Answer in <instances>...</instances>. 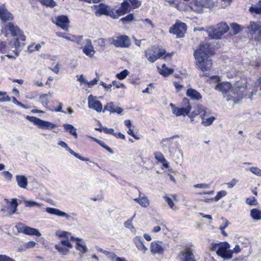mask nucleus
<instances>
[{
  "label": "nucleus",
  "mask_w": 261,
  "mask_h": 261,
  "mask_svg": "<svg viewBox=\"0 0 261 261\" xmlns=\"http://www.w3.org/2000/svg\"><path fill=\"white\" fill-rule=\"evenodd\" d=\"M215 89L222 92L227 97V101H233L237 103L247 96V81L245 79L237 82L233 87L228 82L218 84Z\"/></svg>",
  "instance_id": "1"
},
{
  "label": "nucleus",
  "mask_w": 261,
  "mask_h": 261,
  "mask_svg": "<svg viewBox=\"0 0 261 261\" xmlns=\"http://www.w3.org/2000/svg\"><path fill=\"white\" fill-rule=\"evenodd\" d=\"M209 50L210 45L205 43L201 44L194 53L196 66L203 71L210 70L212 66V60L207 55Z\"/></svg>",
  "instance_id": "2"
},
{
  "label": "nucleus",
  "mask_w": 261,
  "mask_h": 261,
  "mask_svg": "<svg viewBox=\"0 0 261 261\" xmlns=\"http://www.w3.org/2000/svg\"><path fill=\"white\" fill-rule=\"evenodd\" d=\"M9 30L10 31L12 35L15 38L13 39V41H11L10 46L12 48H14L13 50L16 56H18V53L20 51V48H21L24 44L23 43H19L18 40H20L24 41L25 40V36L23 34V32L17 26H14L12 23H9L8 25Z\"/></svg>",
  "instance_id": "3"
},
{
  "label": "nucleus",
  "mask_w": 261,
  "mask_h": 261,
  "mask_svg": "<svg viewBox=\"0 0 261 261\" xmlns=\"http://www.w3.org/2000/svg\"><path fill=\"white\" fill-rule=\"evenodd\" d=\"M230 247V245L226 242L212 243L210 250L216 251V254L224 260H227L232 258L229 249Z\"/></svg>",
  "instance_id": "4"
},
{
  "label": "nucleus",
  "mask_w": 261,
  "mask_h": 261,
  "mask_svg": "<svg viewBox=\"0 0 261 261\" xmlns=\"http://www.w3.org/2000/svg\"><path fill=\"white\" fill-rule=\"evenodd\" d=\"M229 27L226 23L221 22L217 25V27L210 26L207 28L206 32L210 38L213 39H220L221 36L227 33Z\"/></svg>",
  "instance_id": "5"
},
{
  "label": "nucleus",
  "mask_w": 261,
  "mask_h": 261,
  "mask_svg": "<svg viewBox=\"0 0 261 261\" xmlns=\"http://www.w3.org/2000/svg\"><path fill=\"white\" fill-rule=\"evenodd\" d=\"M76 42L80 46L83 52L87 56L92 57L95 53L92 41L89 39H84L82 36L76 38Z\"/></svg>",
  "instance_id": "6"
},
{
  "label": "nucleus",
  "mask_w": 261,
  "mask_h": 261,
  "mask_svg": "<svg viewBox=\"0 0 261 261\" xmlns=\"http://www.w3.org/2000/svg\"><path fill=\"white\" fill-rule=\"evenodd\" d=\"M170 106L172 109L173 114L176 116L188 115L192 108L190 101L187 98H184L182 99L181 108L176 107L172 103H170Z\"/></svg>",
  "instance_id": "7"
},
{
  "label": "nucleus",
  "mask_w": 261,
  "mask_h": 261,
  "mask_svg": "<svg viewBox=\"0 0 261 261\" xmlns=\"http://www.w3.org/2000/svg\"><path fill=\"white\" fill-rule=\"evenodd\" d=\"M145 56L147 60L151 62H154L157 59L161 58H165L166 56V50L163 48L152 47L151 48L147 49L145 51Z\"/></svg>",
  "instance_id": "8"
},
{
  "label": "nucleus",
  "mask_w": 261,
  "mask_h": 261,
  "mask_svg": "<svg viewBox=\"0 0 261 261\" xmlns=\"http://www.w3.org/2000/svg\"><path fill=\"white\" fill-rule=\"evenodd\" d=\"M108 41L116 47L127 48L130 45V39L125 35L110 38Z\"/></svg>",
  "instance_id": "9"
},
{
  "label": "nucleus",
  "mask_w": 261,
  "mask_h": 261,
  "mask_svg": "<svg viewBox=\"0 0 261 261\" xmlns=\"http://www.w3.org/2000/svg\"><path fill=\"white\" fill-rule=\"evenodd\" d=\"M26 118L41 129H51L57 127V125L53 123L41 120L35 116H27Z\"/></svg>",
  "instance_id": "10"
},
{
  "label": "nucleus",
  "mask_w": 261,
  "mask_h": 261,
  "mask_svg": "<svg viewBox=\"0 0 261 261\" xmlns=\"http://www.w3.org/2000/svg\"><path fill=\"white\" fill-rule=\"evenodd\" d=\"M213 6L212 0H194L193 3H190V7L193 11L199 12L202 10L203 8H211Z\"/></svg>",
  "instance_id": "11"
},
{
  "label": "nucleus",
  "mask_w": 261,
  "mask_h": 261,
  "mask_svg": "<svg viewBox=\"0 0 261 261\" xmlns=\"http://www.w3.org/2000/svg\"><path fill=\"white\" fill-rule=\"evenodd\" d=\"M187 30L186 24L180 21H176L173 27L170 29L169 32L174 35H176L177 38L184 37Z\"/></svg>",
  "instance_id": "12"
},
{
  "label": "nucleus",
  "mask_w": 261,
  "mask_h": 261,
  "mask_svg": "<svg viewBox=\"0 0 261 261\" xmlns=\"http://www.w3.org/2000/svg\"><path fill=\"white\" fill-rule=\"evenodd\" d=\"M88 107L90 109L96 111L97 112H101L102 110V105L98 101L96 96L90 95L88 97Z\"/></svg>",
  "instance_id": "13"
},
{
  "label": "nucleus",
  "mask_w": 261,
  "mask_h": 261,
  "mask_svg": "<svg viewBox=\"0 0 261 261\" xmlns=\"http://www.w3.org/2000/svg\"><path fill=\"white\" fill-rule=\"evenodd\" d=\"M194 109L191 115H189L190 117L193 118L197 115H199L201 118H203L210 114V110L201 105H197Z\"/></svg>",
  "instance_id": "14"
},
{
  "label": "nucleus",
  "mask_w": 261,
  "mask_h": 261,
  "mask_svg": "<svg viewBox=\"0 0 261 261\" xmlns=\"http://www.w3.org/2000/svg\"><path fill=\"white\" fill-rule=\"evenodd\" d=\"M178 137L179 136L178 135H175L171 137L164 138L162 140V143H164L163 145L167 146L171 153L175 151L177 146V142H174L173 139Z\"/></svg>",
  "instance_id": "15"
},
{
  "label": "nucleus",
  "mask_w": 261,
  "mask_h": 261,
  "mask_svg": "<svg viewBox=\"0 0 261 261\" xmlns=\"http://www.w3.org/2000/svg\"><path fill=\"white\" fill-rule=\"evenodd\" d=\"M150 251L153 254H162L164 251L163 243L161 241H153L151 243Z\"/></svg>",
  "instance_id": "16"
},
{
  "label": "nucleus",
  "mask_w": 261,
  "mask_h": 261,
  "mask_svg": "<svg viewBox=\"0 0 261 261\" xmlns=\"http://www.w3.org/2000/svg\"><path fill=\"white\" fill-rule=\"evenodd\" d=\"M239 243H241V245L238 244L236 245L232 250H230L232 256L233 253L238 254L240 253L241 250H243L244 248H246L248 246L250 247L249 241L247 239L241 238L240 239Z\"/></svg>",
  "instance_id": "17"
},
{
  "label": "nucleus",
  "mask_w": 261,
  "mask_h": 261,
  "mask_svg": "<svg viewBox=\"0 0 261 261\" xmlns=\"http://www.w3.org/2000/svg\"><path fill=\"white\" fill-rule=\"evenodd\" d=\"M178 258L180 261H195L193 253L188 250L181 251L178 254Z\"/></svg>",
  "instance_id": "18"
},
{
  "label": "nucleus",
  "mask_w": 261,
  "mask_h": 261,
  "mask_svg": "<svg viewBox=\"0 0 261 261\" xmlns=\"http://www.w3.org/2000/svg\"><path fill=\"white\" fill-rule=\"evenodd\" d=\"M46 211L48 214L56 215L60 217H64L65 218V219L67 220H69L70 218V216L69 214L65 212H62L58 208L47 207L46 208Z\"/></svg>",
  "instance_id": "19"
},
{
  "label": "nucleus",
  "mask_w": 261,
  "mask_h": 261,
  "mask_svg": "<svg viewBox=\"0 0 261 261\" xmlns=\"http://www.w3.org/2000/svg\"><path fill=\"white\" fill-rule=\"evenodd\" d=\"M56 24L64 30H67L69 24V20L66 16H58L56 19Z\"/></svg>",
  "instance_id": "20"
},
{
  "label": "nucleus",
  "mask_w": 261,
  "mask_h": 261,
  "mask_svg": "<svg viewBox=\"0 0 261 261\" xmlns=\"http://www.w3.org/2000/svg\"><path fill=\"white\" fill-rule=\"evenodd\" d=\"M0 18L4 21L11 20L13 18L12 14L8 11L4 5H0Z\"/></svg>",
  "instance_id": "21"
},
{
  "label": "nucleus",
  "mask_w": 261,
  "mask_h": 261,
  "mask_svg": "<svg viewBox=\"0 0 261 261\" xmlns=\"http://www.w3.org/2000/svg\"><path fill=\"white\" fill-rule=\"evenodd\" d=\"M58 144L59 145L62 147L65 148L66 150L69 151L71 154L73 155L75 158L84 161H89V159L82 157L81 155H80L78 153L75 152L73 150H72L71 148H70V147L68 146L67 144L65 142L62 141H59L58 143Z\"/></svg>",
  "instance_id": "22"
},
{
  "label": "nucleus",
  "mask_w": 261,
  "mask_h": 261,
  "mask_svg": "<svg viewBox=\"0 0 261 261\" xmlns=\"http://www.w3.org/2000/svg\"><path fill=\"white\" fill-rule=\"evenodd\" d=\"M132 10L130 4L128 0H124L121 4V7L118 9V12L120 13L121 15H123Z\"/></svg>",
  "instance_id": "23"
},
{
  "label": "nucleus",
  "mask_w": 261,
  "mask_h": 261,
  "mask_svg": "<svg viewBox=\"0 0 261 261\" xmlns=\"http://www.w3.org/2000/svg\"><path fill=\"white\" fill-rule=\"evenodd\" d=\"M134 242L138 249L143 253H145L148 250V248L144 245L143 239L141 237H135L134 239Z\"/></svg>",
  "instance_id": "24"
},
{
  "label": "nucleus",
  "mask_w": 261,
  "mask_h": 261,
  "mask_svg": "<svg viewBox=\"0 0 261 261\" xmlns=\"http://www.w3.org/2000/svg\"><path fill=\"white\" fill-rule=\"evenodd\" d=\"M75 240L77 242L76 248L80 252V258L82 259L83 258L82 254L86 253L88 251V249L85 243L80 242L82 241L81 239L77 238L75 239Z\"/></svg>",
  "instance_id": "25"
},
{
  "label": "nucleus",
  "mask_w": 261,
  "mask_h": 261,
  "mask_svg": "<svg viewBox=\"0 0 261 261\" xmlns=\"http://www.w3.org/2000/svg\"><path fill=\"white\" fill-rule=\"evenodd\" d=\"M21 231L26 234L35 235L37 237L41 236L40 232L36 228H32L29 226H24L21 228Z\"/></svg>",
  "instance_id": "26"
},
{
  "label": "nucleus",
  "mask_w": 261,
  "mask_h": 261,
  "mask_svg": "<svg viewBox=\"0 0 261 261\" xmlns=\"http://www.w3.org/2000/svg\"><path fill=\"white\" fill-rule=\"evenodd\" d=\"M187 95L193 100H199L202 98L200 93L197 90L190 88L187 90Z\"/></svg>",
  "instance_id": "27"
},
{
  "label": "nucleus",
  "mask_w": 261,
  "mask_h": 261,
  "mask_svg": "<svg viewBox=\"0 0 261 261\" xmlns=\"http://www.w3.org/2000/svg\"><path fill=\"white\" fill-rule=\"evenodd\" d=\"M139 22L140 23L139 24V25L142 29H148L149 28L153 29L154 28V25L152 23V21L148 18L140 20Z\"/></svg>",
  "instance_id": "28"
},
{
  "label": "nucleus",
  "mask_w": 261,
  "mask_h": 261,
  "mask_svg": "<svg viewBox=\"0 0 261 261\" xmlns=\"http://www.w3.org/2000/svg\"><path fill=\"white\" fill-rule=\"evenodd\" d=\"M250 33L251 35H256L259 30L261 29V22L251 21L250 23Z\"/></svg>",
  "instance_id": "29"
},
{
  "label": "nucleus",
  "mask_w": 261,
  "mask_h": 261,
  "mask_svg": "<svg viewBox=\"0 0 261 261\" xmlns=\"http://www.w3.org/2000/svg\"><path fill=\"white\" fill-rule=\"evenodd\" d=\"M52 97V94L50 93L42 94L39 98V101L44 107H47L50 98Z\"/></svg>",
  "instance_id": "30"
},
{
  "label": "nucleus",
  "mask_w": 261,
  "mask_h": 261,
  "mask_svg": "<svg viewBox=\"0 0 261 261\" xmlns=\"http://www.w3.org/2000/svg\"><path fill=\"white\" fill-rule=\"evenodd\" d=\"M16 180L19 187L21 188H25L27 187L28 180L24 175H16Z\"/></svg>",
  "instance_id": "31"
},
{
  "label": "nucleus",
  "mask_w": 261,
  "mask_h": 261,
  "mask_svg": "<svg viewBox=\"0 0 261 261\" xmlns=\"http://www.w3.org/2000/svg\"><path fill=\"white\" fill-rule=\"evenodd\" d=\"M134 200L137 202L141 206L147 207L149 205V200L146 196L141 197L140 193L138 198L134 199Z\"/></svg>",
  "instance_id": "32"
},
{
  "label": "nucleus",
  "mask_w": 261,
  "mask_h": 261,
  "mask_svg": "<svg viewBox=\"0 0 261 261\" xmlns=\"http://www.w3.org/2000/svg\"><path fill=\"white\" fill-rule=\"evenodd\" d=\"M63 126L64 129L68 132L70 135H72L74 138H77V134L76 133V129L71 124H64Z\"/></svg>",
  "instance_id": "33"
},
{
  "label": "nucleus",
  "mask_w": 261,
  "mask_h": 261,
  "mask_svg": "<svg viewBox=\"0 0 261 261\" xmlns=\"http://www.w3.org/2000/svg\"><path fill=\"white\" fill-rule=\"evenodd\" d=\"M250 216L252 219L255 221L261 220V210L257 208H253L251 210Z\"/></svg>",
  "instance_id": "34"
},
{
  "label": "nucleus",
  "mask_w": 261,
  "mask_h": 261,
  "mask_svg": "<svg viewBox=\"0 0 261 261\" xmlns=\"http://www.w3.org/2000/svg\"><path fill=\"white\" fill-rule=\"evenodd\" d=\"M8 203H9L8 209L11 211L10 214H14L18 206V203L16 199H12L10 202L7 200Z\"/></svg>",
  "instance_id": "35"
},
{
  "label": "nucleus",
  "mask_w": 261,
  "mask_h": 261,
  "mask_svg": "<svg viewBox=\"0 0 261 261\" xmlns=\"http://www.w3.org/2000/svg\"><path fill=\"white\" fill-rule=\"evenodd\" d=\"M249 11L252 14H261V1H259L255 5L252 6Z\"/></svg>",
  "instance_id": "36"
},
{
  "label": "nucleus",
  "mask_w": 261,
  "mask_h": 261,
  "mask_svg": "<svg viewBox=\"0 0 261 261\" xmlns=\"http://www.w3.org/2000/svg\"><path fill=\"white\" fill-rule=\"evenodd\" d=\"M115 109L116 107L115 106L114 103L113 102H110L105 106L103 112H105L106 111H108L110 112V113H114Z\"/></svg>",
  "instance_id": "37"
},
{
  "label": "nucleus",
  "mask_w": 261,
  "mask_h": 261,
  "mask_svg": "<svg viewBox=\"0 0 261 261\" xmlns=\"http://www.w3.org/2000/svg\"><path fill=\"white\" fill-rule=\"evenodd\" d=\"M24 203L25 204V206L27 207H40L42 206V204L40 203H38L36 201L32 200H24Z\"/></svg>",
  "instance_id": "38"
},
{
  "label": "nucleus",
  "mask_w": 261,
  "mask_h": 261,
  "mask_svg": "<svg viewBox=\"0 0 261 261\" xmlns=\"http://www.w3.org/2000/svg\"><path fill=\"white\" fill-rule=\"evenodd\" d=\"M55 248L62 254L65 255L68 252L69 248H66L61 245V244H56Z\"/></svg>",
  "instance_id": "39"
},
{
  "label": "nucleus",
  "mask_w": 261,
  "mask_h": 261,
  "mask_svg": "<svg viewBox=\"0 0 261 261\" xmlns=\"http://www.w3.org/2000/svg\"><path fill=\"white\" fill-rule=\"evenodd\" d=\"M158 70L159 73L164 76H167L169 74H172L173 72V69L168 68V67L164 69H160V68L158 67Z\"/></svg>",
  "instance_id": "40"
},
{
  "label": "nucleus",
  "mask_w": 261,
  "mask_h": 261,
  "mask_svg": "<svg viewBox=\"0 0 261 261\" xmlns=\"http://www.w3.org/2000/svg\"><path fill=\"white\" fill-rule=\"evenodd\" d=\"M202 121L201 122V124H202L204 126H207L211 125L214 121L215 120V118L214 117H211L205 119L204 117L203 118H201Z\"/></svg>",
  "instance_id": "41"
},
{
  "label": "nucleus",
  "mask_w": 261,
  "mask_h": 261,
  "mask_svg": "<svg viewBox=\"0 0 261 261\" xmlns=\"http://www.w3.org/2000/svg\"><path fill=\"white\" fill-rule=\"evenodd\" d=\"M106 15L110 16L113 19L118 18L119 16H121L120 14V13L118 12V10L115 11V12L111 10L110 8L108 10V11L106 14Z\"/></svg>",
  "instance_id": "42"
},
{
  "label": "nucleus",
  "mask_w": 261,
  "mask_h": 261,
  "mask_svg": "<svg viewBox=\"0 0 261 261\" xmlns=\"http://www.w3.org/2000/svg\"><path fill=\"white\" fill-rule=\"evenodd\" d=\"M155 159L158 160L159 162L161 163L167 162L166 159H165L163 153L160 152L156 151L154 153Z\"/></svg>",
  "instance_id": "43"
},
{
  "label": "nucleus",
  "mask_w": 261,
  "mask_h": 261,
  "mask_svg": "<svg viewBox=\"0 0 261 261\" xmlns=\"http://www.w3.org/2000/svg\"><path fill=\"white\" fill-rule=\"evenodd\" d=\"M130 4L132 10L139 8L141 3L138 0H128Z\"/></svg>",
  "instance_id": "44"
},
{
  "label": "nucleus",
  "mask_w": 261,
  "mask_h": 261,
  "mask_svg": "<svg viewBox=\"0 0 261 261\" xmlns=\"http://www.w3.org/2000/svg\"><path fill=\"white\" fill-rule=\"evenodd\" d=\"M41 47L40 44H37L36 45L32 44L28 46V50L29 53H32L35 51L39 50Z\"/></svg>",
  "instance_id": "45"
},
{
  "label": "nucleus",
  "mask_w": 261,
  "mask_h": 261,
  "mask_svg": "<svg viewBox=\"0 0 261 261\" xmlns=\"http://www.w3.org/2000/svg\"><path fill=\"white\" fill-rule=\"evenodd\" d=\"M128 73H129V71L126 69H124L121 72L117 73L116 74V77L119 80H122L124 79L127 76Z\"/></svg>",
  "instance_id": "46"
},
{
  "label": "nucleus",
  "mask_w": 261,
  "mask_h": 261,
  "mask_svg": "<svg viewBox=\"0 0 261 261\" xmlns=\"http://www.w3.org/2000/svg\"><path fill=\"white\" fill-rule=\"evenodd\" d=\"M40 3L43 5H46L47 6L53 8L56 6L55 3L53 0H39Z\"/></svg>",
  "instance_id": "47"
},
{
  "label": "nucleus",
  "mask_w": 261,
  "mask_h": 261,
  "mask_svg": "<svg viewBox=\"0 0 261 261\" xmlns=\"http://www.w3.org/2000/svg\"><path fill=\"white\" fill-rule=\"evenodd\" d=\"M109 259L111 261H127L124 257H118L114 252H113Z\"/></svg>",
  "instance_id": "48"
},
{
  "label": "nucleus",
  "mask_w": 261,
  "mask_h": 261,
  "mask_svg": "<svg viewBox=\"0 0 261 261\" xmlns=\"http://www.w3.org/2000/svg\"><path fill=\"white\" fill-rule=\"evenodd\" d=\"M134 19V15L132 14H129L127 15L126 16L121 18L120 19V21L122 23H126L128 22H130Z\"/></svg>",
  "instance_id": "49"
},
{
  "label": "nucleus",
  "mask_w": 261,
  "mask_h": 261,
  "mask_svg": "<svg viewBox=\"0 0 261 261\" xmlns=\"http://www.w3.org/2000/svg\"><path fill=\"white\" fill-rule=\"evenodd\" d=\"M231 28L234 35L238 34L241 31L240 26L237 23H232Z\"/></svg>",
  "instance_id": "50"
},
{
  "label": "nucleus",
  "mask_w": 261,
  "mask_h": 261,
  "mask_svg": "<svg viewBox=\"0 0 261 261\" xmlns=\"http://www.w3.org/2000/svg\"><path fill=\"white\" fill-rule=\"evenodd\" d=\"M227 194V192L225 191H221L217 193V195L214 197V200L215 201H218L221 198L225 196Z\"/></svg>",
  "instance_id": "51"
},
{
  "label": "nucleus",
  "mask_w": 261,
  "mask_h": 261,
  "mask_svg": "<svg viewBox=\"0 0 261 261\" xmlns=\"http://www.w3.org/2000/svg\"><path fill=\"white\" fill-rule=\"evenodd\" d=\"M109 8H110L107 6H101L99 8L97 12L100 15L103 14L106 15Z\"/></svg>",
  "instance_id": "52"
},
{
  "label": "nucleus",
  "mask_w": 261,
  "mask_h": 261,
  "mask_svg": "<svg viewBox=\"0 0 261 261\" xmlns=\"http://www.w3.org/2000/svg\"><path fill=\"white\" fill-rule=\"evenodd\" d=\"M56 35L58 36H59V37H62V38H64L68 40H70V41H74V42H76V38H77V37H75V36L67 37V36H64L60 32H57L56 33Z\"/></svg>",
  "instance_id": "53"
},
{
  "label": "nucleus",
  "mask_w": 261,
  "mask_h": 261,
  "mask_svg": "<svg viewBox=\"0 0 261 261\" xmlns=\"http://www.w3.org/2000/svg\"><path fill=\"white\" fill-rule=\"evenodd\" d=\"M249 169L254 174L258 176H261V170L257 167H250Z\"/></svg>",
  "instance_id": "54"
},
{
  "label": "nucleus",
  "mask_w": 261,
  "mask_h": 261,
  "mask_svg": "<svg viewBox=\"0 0 261 261\" xmlns=\"http://www.w3.org/2000/svg\"><path fill=\"white\" fill-rule=\"evenodd\" d=\"M95 141L98 143L101 146L106 149L110 153H113L112 149L108 146L104 142L98 139H95Z\"/></svg>",
  "instance_id": "55"
},
{
  "label": "nucleus",
  "mask_w": 261,
  "mask_h": 261,
  "mask_svg": "<svg viewBox=\"0 0 261 261\" xmlns=\"http://www.w3.org/2000/svg\"><path fill=\"white\" fill-rule=\"evenodd\" d=\"M238 182V180L236 178H233L230 182L225 183L224 185L227 186L229 189L232 188Z\"/></svg>",
  "instance_id": "56"
},
{
  "label": "nucleus",
  "mask_w": 261,
  "mask_h": 261,
  "mask_svg": "<svg viewBox=\"0 0 261 261\" xmlns=\"http://www.w3.org/2000/svg\"><path fill=\"white\" fill-rule=\"evenodd\" d=\"M96 249H97V250L98 251L102 252V253L105 254L107 256V257L108 258H110V257L111 256V255L113 253L112 252H110V251H107V250H105L102 249V248H101L100 247H97Z\"/></svg>",
  "instance_id": "57"
},
{
  "label": "nucleus",
  "mask_w": 261,
  "mask_h": 261,
  "mask_svg": "<svg viewBox=\"0 0 261 261\" xmlns=\"http://www.w3.org/2000/svg\"><path fill=\"white\" fill-rule=\"evenodd\" d=\"M246 203L250 205H255L257 204L256 200L254 197L247 198Z\"/></svg>",
  "instance_id": "58"
},
{
  "label": "nucleus",
  "mask_w": 261,
  "mask_h": 261,
  "mask_svg": "<svg viewBox=\"0 0 261 261\" xmlns=\"http://www.w3.org/2000/svg\"><path fill=\"white\" fill-rule=\"evenodd\" d=\"M58 244H61L62 246L66 248L67 247L69 249L72 247V245L67 240H62Z\"/></svg>",
  "instance_id": "59"
},
{
  "label": "nucleus",
  "mask_w": 261,
  "mask_h": 261,
  "mask_svg": "<svg viewBox=\"0 0 261 261\" xmlns=\"http://www.w3.org/2000/svg\"><path fill=\"white\" fill-rule=\"evenodd\" d=\"M194 188H200V189H208L210 187V185L207 184L203 183V184H198L196 185H194L193 186Z\"/></svg>",
  "instance_id": "60"
},
{
  "label": "nucleus",
  "mask_w": 261,
  "mask_h": 261,
  "mask_svg": "<svg viewBox=\"0 0 261 261\" xmlns=\"http://www.w3.org/2000/svg\"><path fill=\"white\" fill-rule=\"evenodd\" d=\"M237 71L232 68L226 73L227 76L228 78H233L237 75Z\"/></svg>",
  "instance_id": "61"
},
{
  "label": "nucleus",
  "mask_w": 261,
  "mask_h": 261,
  "mask_svg": "<svg viewBox=\"0 0 261 261\" xmlns=\"http://www.w3.org/2000/svg\"><path fill=\"white\" fill-rule=\"evenodd\" d=\"M221 219L223 220V223L221 224L219 227L220 230L224 229L229 225V222L227 219H225L223 218H222Z\"/></svg>",
  "instance_id": "62"
},
{
  "label": "nucleus",
  "mask_w": 261,
  "mask_h": 261,
  "mask_svg": "<svg viewBox=\"0 0 261 261\" xmlns=\"http://www.w3.org/2000/svg\"><path fill=\"white\" fill-rule=\"evenodd\" d=\"M100 85L105 89H110L113 85H115L116 84V81H114L109 85L106 84L103 82H100Z\"/></svg>",
  "instance_id": "63"
},
{
  "label": "nucleus",
  "mask_w": 261,
  "mask_h": 261,
  "mask_svg": "<svg viewBox=\"0 0 261 261\" xmlns=\"http://www.w3.org/2000/svg\"><path fill=\"white\" fill-rule=\"evenodd\" d=\"M36 243L34 241H29V242H27L25 244H24V247L26 248H33L35 246Z\"/></svg>",
  "instance_id": "64"
}]
</instances>
